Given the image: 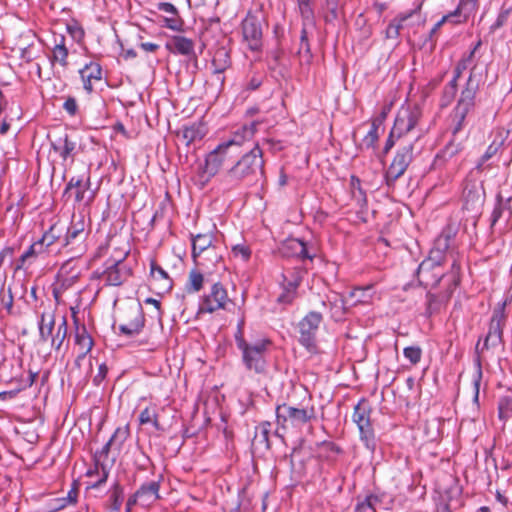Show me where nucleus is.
Here are the masks:
<instances>
[{
    "label": "nucleus",
    "instance_id": "nucleus-1",
    "mask_svg": "<svg viewBox=\"0 0 512 512\" xmlns=\"http://www.w3.org/2000/svg\"><path fill=\"white\" fill-rule=\"evenodd\" d=\"M263 151L256 144L226 171L224 181L233 187L251 186L264 179Z\"/></svg>",
    "mask_w": 512,
    "mask_h": 512
},
{
    "label": "nucleus",
    "instance_id": "nucleus-2",
    "mask_svg": "<svg viewBox=\"0 0 512 512\" xmlns=\"http://www.w3.org/2000/svg\"><path fill=\"white\" fill-rule=\"evenodd\" d=\"M506 315H505V304L499 305L497 308L493 310L492 317L489 322L488 333L484 337L483 344H481V339L478 340L475 346V363H476V372L473 377V385H474V397L473 400L475 403L479 400V388L480 382L482 379V368H481V358L485 351L496 348L503 343V328L505 326Z\"/></svg>",
    "mask_w": 512,
    "mask_h": 512
},
{
    "label": "nucleus",
    "instance_id": "nucleus-3",
    "mask_svg": "<svg viewBox=\"0 0 512 512\" xmlns=\"http://www.w3.org/2000/svg\"><path fill=\"white\" fill-rule=\"evenodd\" d=\"M421 117L422 110L418 105L402 106L386 141L384 153L387 154L398 141L411 139L417 135L421 136L420 132H414Z\"/></svg>",
    "mask_w": 512,
    "mask_h": 512
},
{
    "label": "nucleus",
    "instance_id": "nucleus-4",
    "mask_svg": "<svg viewBox=\"0 0 512 512\" xmlns=\"http://www.w3.org/2000/svg\"><path fill=\"white\" fill-rule=\"evenodd\" d=\"M453 237L452 230L447 227L436 238L434 247L430 251L429 258L422 261L417 269V278L421 285L433 286L439 283L440 277L437 274H432L430 270L433 267H438L442 260V256L450 247V241Z\"/></svg>",
    "mask_w": 512,
    "mask_h": 512
},
{
    "label": "nucleus",
    "instance_id": "nucleus-5",
    "mask_svg": "<svg viewBox=\"0 0 512 512\" xmlns=\"http://www.w3.org/2000/svg\"><path fill=\"white\" fill-rule=\"evenodd\" d=\"M315 417L313 406L297 407L283 403L276 407L277 425L283 430H300Z\"/></svg>",
    "mask_w": 512,
    "mask_h": 512
},
{
    "label": "nucleus",
    "instance_id": "nucleus-6",
    "mask_svg": "<svg viewBox=\"0 0 512 512\" xmlns=\"http://www.w3.org/2000/svg\"><path fill=\"white\" fill-rule=\"evenodd\" d=\"M419 138L420 135H417L411 139L398 141L399 148L385 174V179L388 186L393 185L395 181L399 179L407 170L414 157V144L418 141Z\"/></svg>",
    "mask_w": 512,
    "mask_h": 512
},
{
    "label": "nucleus",
    "instance_id": "nucleus-7",
    "mask_svg": "<svg viewBox=\"0 0 512 512\" xmlns=\"http://www.w3.org/2000/svg\"><path fill=\"white\" fill-rule=\"evenodd\" d=\"M269 345L270 341L267 339H260L253 343H240L239 350L242 352V360L249 371H254L257 374L265 373L266 353Z\"/></svg>",
    "mask_w": 512,
    "mask_h": 512
},
{
    "label": "nucleus",
    "instance_id": "nucleus-8",
    "mask_svg": "<svg viewBox=\"0 0 512 512\" xmlns=\"http://www.w3.org/2000/svg\"><path fill=\"white\" fill-rule=\"evenodd\" d=\"M353 421L358 426L360 438L364 442L365 447L373 453L376 449V439L370 423V407L366 400H360L355 406Z\"/></svg>",
    "mask_w": 512,
    "mask_h": 512
},
{
    "label": "nucleus",
    "instance_id": "nucleus-9",
    "mask_svg": "<svg viewBox=\"0 0 512 512\" xmlns=\"http://www.w3.org/2000/svg\"><path fill=\"white\" fill-rule=\"evenodd\" d=\"M297 13L301 17V35H300V47L298 50V54L302 62L310 63L312 59V53L310 49V44L308 41V35L315 29L316 27V19L313 7H296Z\"/></svg>",
    "mask_w": 512,
    "mask_h": 512
},
{
    "label": "nucleus",
    "instance_id": "nucleus-10",
    "mask_svg": "<svg viewBox=\"0 0 512 512\" xmlns=\"http://www.w3.org/2000/svg\"><path fill=\"white\" fill-rule=\"evenodd\" d=\"M478 89L479 84L473 79V75L471 73L466 82L465 88L461 92L460 99L458 100V104L454 111V120L457 121L455 125V132H459L461 130L466 115L474 107Z\"/></svg>",
    "mask_w": 512,
    "mask_h": 512
},
{
    "label": "nucleus",
    "instance_id": "nucleus-11",
    "mask_svg": "<svg viewBox=\"0 0 512 512\" xmlns=\"http://www.w3.org/2000/svg\"><path fill=\"white\" fill-rule=\"evenodd\" d=\"M128 251L123 253L119 259L109 260L107 267L102 273V280L106 285L120 286L132 275V269L125 262Z\"/></svg>",
    "mask_w": 512,
    "mask_h": 512
},
{
    "label": "nucleus",
    "instance_id": "nucleus-12",
    "mask_svg": "<svg viewBox=\"0 0 512 512\" xmlns=\"http://www.w3.org/2000/svg\"><path fill=\"white\" fill-rule=\"evenodd\" d=\"M321 322V313L315 311L309 312L299 322V342L309 351H313L316 347V333Z\"/></svg>",
    "mask_w": 512,
    "mask_h": 512
},
{
    "label": "nucleus",
    "instance_id": "nucleus-13",
    "mask_svg": "<svg viewBox=\"0 0 512 512\" xmlns=\"http://www.w3.org/2000/svg\"><path fill=\"white\" fill-rule=\"evenodd\" d=\"M229 302L227 290L220 283H214L209 292L206 293L199 304V313H213L220 309H225Z\"/></svg>",
    "mask_w": 512,
    "mask_h": 512
},
{
    "label": "nucleus",
    "instance_id": "nucleus-14",
    "mask_svg": "<svg viewBox=\"0 0 512 512\" xmlns=\"http://www.w3.org/2000/svg\"><path fill=\"white\" fill-rule=\"evenodd\" d=\"M232 156L233 153L220 143L214 150L206 155L201 168L203 176H206L207 180H209L217 175L226 160L230 159Z\"/></svg>",
    "mask_w": 512,
    "mask_h": 512
},
{
    "label": "nucleus",
    "instance_id": "nucleus-15",
    "mask_svg": "<svg viewBox=\"0 0 512 512\" xmlns=\"http://www.w3.org/2000/svg\"><path fill=\"white\" fill-rule=\"evenodd\" d=\"M145 318L141 306L130 307L125 312L118 329L122 335L134 337L144 328Z\"/></svg>",
    "mask_w": 512,
    "mask_h": 512
},
{
    "label": "nucleus",
    "instance_id": "nucleus-16",
    "mask_svg": "<svg viewBox=\"0 0 512 512\" xmlns=\"http://www.w3.org/2000/svg\"><path fill=\"white\" fill-rule=\"evenodd\" d=\"M244 40L252 51L260 50L262 46V28L256 16L248 14L242 22Z\"/></svg>",
    "mask_w": 512,
    "mask_h": 512
},
{
    "label": "nucleus",
    "instance_id": "nucleus-17",
    "mask_svg": "<svg viewBox=\"0 0 512 512\" xmlns=\"http://www.w3.org/2000/svg\"><path fill=\"white\" fill-rule=\"evenodd\" d=\"M260 123V121H253L250 124L243 125L234 131L230 138L222 142V144L234 153V150L240 148L245 142L252 140Z\"/></svg>",
    "mask_w": 512,
    "mask_h": 512
},
{
    "label": "nucleus",
    "instance_id": "nucleus-18",
    "mask_svg": "<svg viewBox=\"0 0 512 512\" xmlns=\"http://www.w3.org/2000/svg\"><path fill=\"white\" fill-rule=\"evenodd\" d=\"M455 128L453 129V138L438 152L435 157L434 165L437 167L444 166L452 162L464 149V140L457 137Z\"/></svg>",
    "mask_w": 512,
    "mask_h": 512
},
{
    "label": "nucleus",
    "instance_id": "nucleus-19",
    "mask_svg": "<svg viewBox=\"0 0 512 512\" xmlns=\"http://www.w3.org/2000/svg\"><path fill=\"white\" fill-rule=\"evenodd\" d=\"M284 293L278 297V302L290 304L295 299L296 289L302 280L301 270H287L282 274Z\"/></svg>",
    "mask_w": 512,
    "mask_h": 512
},
{
    "label": "nucleus",
    "instance_id": "nucleus-20",
    "mask_svg": "<svg viewBox=\"0 0 512 512\" xmlns=\"http://www.w3.org/2000/svg\"><path fill=\"white\" fill-rule=\"evenodd\" d=\"M157 9L167 14V16H159L161 26L173 31H180L183 27V20L179 15L178 9L171 3L160 2Z\"/></svg>",
    "mask_w": 512,
    "mask_h": 512
},
{
    "label": "nucleus",
    "instance_id": "nucleus-21",
    "mask_svg": "<svg viewBox=\"0 0 512 512\" xmlns=\"http://www.w3.org/2000/svg\"><path fill=\"white\" fill-rule=\"evenodd\" d=\"M159 490L160 481L145 482L135 491V498L139 505L149 507L160 499Z\"/></svg>",
    "mask_w": 512,
    "mask_h": 512
},
{
    "label": "nucleus",
    "instance_id": "nucleus-22",
    "mask_svg": "<svg viewBox=\"0 0 512 512\" xmlns=\"http://www.w3.org/2000/svg\"><path fill=\"white\" fill-rule=\"evenodd\" d=\"M79 74L84 90L91 94L94 91V82H99L102 79V67L99 63L90 61L79 70Z\"/></svg>",
    "mask_w": 512,
    "mask_h": 512
},
{
    "label": "nucleus",
    "instance_id": "nucleus-23",
    "mask_svg": "<svg viewBox=\"0 0 512 512\" xmlns=\"http://www.w3.org/2000/svg\"><path fill=\"white\" fill-rule=\"evenodd\" d=\"M420 9H421V5H418L413 10L398 14L388 24V26L385 30V38L386 39H394V40L397 39L400 35V31L409 25L408 20L411 19L414 15L419 14Z\"/></svg>",
    "mask_w": 512,
    "mask_h": 512
},
{
    "label": "nucleus",
    "instance_id": "nucleus-24",
    "mask_svg": "<svg viewBox=\"0 0 512 512\" xmlns=\"http://www.w3.org/2000/svg\"><path fill=\"white\" fill-rule=\"evenodd\" d=\"M194 41L181 35H174L165 44V48L173 54L191 56L194 54Z\"/></svg>",
    "mask_w": 512,
    "mask_h": 512
},
{
    "label": "nucleus",
    "instance_id": "nucleus-25",
    "mask_svg": "<svg viewBox=\"0 0 512 512\" xmlns=\"http://www.w3.org/2000/svg\"><path fill=\"white\" fill-rule=\"evenodd\" d=\"M151 284L159 290V293H165L172 289V280L168 273L155 261L150 264Z\"/></svg>",
    "mask_w": 512,
    "mask_h": 512
},
{
    "label": "nucleus",
    "instance_id": "nucleus-26",
    "mask_svg": "<svg viewBox=\"0 0 512 512\" xmlns=\"http://www.w3.org/2000/svg\"><path fill=\"white\" fill-rule=\"evenodd\" d=\"M53 150L59 154L65 162L70 159L72 162L76 155L77 144L67 134L51 142Z\"/></svg>",
    "mask_w": 512,
    "mask_h": 512
},
{
    "label": "nucleus",
    "instance_id": "nucleus-27",
    "mask_svg": "<svg viewBox=\"0 0 512 512\" xmlns=\"http://www.w3.org/2000/svg\"><path fill=\"white\" fill-rule=\"evenodd\" d=\"M213 236L211 234H198L192 239V257L198 266H207L202 260V254L211 246Z\"/></svg>",
    "mask_w": 512,
    "mask_h": 512
},
{
    "label": "nucleus",
    "instance_id": "nucleus-28",
    "mask_svg": "<svg viewBox=\"0 0 512 512\" xmlns=\"http://www.w3.org/2000/svg\"><path fill=\"white\" fill-rule=\"evenodd\" d=\"M84 227L85 223L82 219L72 220L68 227H64L65 235L62 239V247L73 245L77 241H83L86 235Z\"/></svg>",
    "mask_w": 512,
    "mask_h": 512
},
{
    "label": "nucleus",
    "instance_id": "nucleus-29",
    "mask_svg": "<svg viewBox=\"0 0 512 512\" xmlns=\"http://www.w3.org/2000/svg\"><path fill=\"white\" fill-rule=\"evenodd\" d=\"M75 344L79 347L80 353L77 356L75 363L80 365V362L86 358V355L93 347V339L88 333L85 326L77 327L75 332Z\"/></svg>",
    "mask_w": 512,
    "mask_h": 512
},
{
    "label": "nucleus",
    "instance_id": "nucleus-30",
    "mask_svg": "<svg viewBox=\"0 0 512 512\" xmlns=\"http://www.w3.org/2000/svg\"><path fill=\"white\" fill-rule=\"evenodd\" d=\"M55 315L52 311H43L38 321L39 342H47L53 335Z\"/></svg>",
    "mask_w": 512,
    "mask_h": 512
},
{
    "label": "nucleus",
    "instance_id": "nucleus-31",
    "mask_svg": "<svg viewBox=\"0 0 512 512\" xmlns=\"http://www.w3.org/2000/svg\"><path fill=\"white\" fill-rule=\"evenodd\" d=\"M282 253L285 256H296L302 259H312V256L308 254L306 244L299 239H289L282 247Z\"/></svg>",
    "mask_w": 512,
    "mask_h": 512
},
{
    "label": "nucleus",
    "instance_id": "nucleus-32",
    "mask_svg": "<svg viewBox=\"0 0 512 512\" xmlns=\"http://www.w3.org/2000/svg\"><path fill=\"white\" fill-rule=\"evenodd\" d=\"M182 138L185 141V144L189 146L191 143L195 141H200L207 134L206 126L201 123H193L189 126H184L182 128Z\"/></svg>",
    "mask_w": 512,
    "mask_h": 512
},
{
    "label": "nucleus",
    "instance_id": "nucleus-33",
    "mask_svg": "<svg viewBox=\"0 0 512 512\" xmlns=\"http://www.w3.org/2000/svg\"><path fill=\"white\" fill-rule=\"evenodd\" d=\"M386 113L382 112L379 116L375 117L371 121V127L368 133L363 138V145L367 148H374L379 140L378 130L382 126Z\"/></svg>",
    "mask_w": 512,
    "mask_h": 512
},
{
    "label": "nucleus",
    "instance_id": "nucleus-34",
    "mask_svg": "<svg viewBox=\"0 0 512 512\" xmlns=\"http://www.w3.org/2000/svg\"><path fill=\"white\" fill-rule=\"evenodd\" d=\"M88 477H98V479L90 485L91 488H99L106 483L109 476V468L102 463L99 458H95V466L86 473Z\"/></svg>",
    "mask_w": 512,
    "mask_h": 512
},
{
    "label": "nucleus",
    "instance_id": "nucleus-35",
    "mask_svg": "<svg viewBox=\"0 0 512 512\" xmlns=\"http://www.w3.org/2000/svg\"><path fill=\"white\" fill-rule=\"evenodd\" d=\"M68 48L65 46V39L63 36L60 37V42L56 43L52 49V55L50 57L51 63H58L62 68L68 67Z\"/></svg>",
    "mask_w": 512,
    "mask_h": 512
},
{
    "label": "nucleus",
    "instance_id": "nucleus-36",
    "mask_svg": "<svg viewBox=\"0 0 512 512\" xmlns=\"http://www.w3.org/2000/svg\"><path fill=\"white\" fill-rule=\"evenodd\" d=\"M64 233V226L60 223L53 224L40 238L44 245H46L49 249H52L53 245L57 242L62 244Z\"/></svg>",
    "mask_w": 512,
    "mask_h": 512
},
{
    "label": "nucleus",
    "instance_id": "nucleus-37",
    "mask_svg": "<svg viewBox=\"0 0 512 512\" xmlns=\"http://www.w3.org/2000/svg\"><path fill=\"white\" fill-rule=\"evenodd\" d=\"M509 203L510 198L504 201L500 196L498 197L497 203L491 215L492 226H494L502 218H504L505 220H508L510 218L512 211L509 206Z\"/></svg>",
    "mask_w": 512,
    "mask_h": 512
},
{
    "label": "nucleus",
    "instance_id": "nucleus-38",
    "mask_svg": "<svg viewBox=\"0 0 512 512\" xmlns=\"http://www.w3.org/2000/svg\"><path fill=\"white\" fill-rule=\"evenodd\" d=\"M139 423L141 425L152 424L156 430H162V426L159 422L157 407L155 405H150L143 409L139 414Z\"/></svg>",
    "mask_w": 512,
    "mask_h": 512
},
{
    "label": "nucleus",
    "instance_id": "nucleus-39",
    "mask_svg": "<svg viewBox=\"0 0 512 512\" xmlns=\"http://www.w3.org/2000/svg\"><path fill=\"white\" fill-rule=\"evenodd\" d=\"M68 333V324L65 317L62 318L61 322L57 325L56 332L50 337L51 347L55 351H60Z\"/></svg>",
    "mask_w": 512,
    "mask_h": 512
},
{
    "label": "nucleus",
    "instance_id": "nucleus-40",
    "mask_svg": "<svg viewBox=\"0 0 512 512\" xmlns=\"http://www.w3.org/2000/svg\"><path fill=\"white\" fill-rule=\"evenodd\" d=\"M37 251L33 248L32 245L19 257L15 264V271L27 269L30 267L38 258Z\"/></svg>",
    "mask_w": 512,
    "mask_h": 512
},
{
    "label": "nucleus",
    "instance_id": "nucleus-41",
    "mask_svg": "<svg viewBox=\"0 0 512 512\" xmlns=\"http://www.w3.org/2000/svg\"><path fill=\"white\" fill-rule=\"evenodd\" d=\"M204 283V276L203 274L198 271L197 269H193L189 272L188 281L186 284V291L188 293H195L199 292Z\"/></svg>",
    "mask_w": 512,
    "mask_h": 512
},
{
    "label": "nucleus",
    "instance_id": "nucleus-42",
    "mask_svg": "<svg viewBox=\"0 0 512 512\" xmlns=\"http://www.w3.org/2000/svg\"><path fill=\"white\" fill-rule=\"evenodd\" d=\"M478 1L479 0H460L457 8L454 10V14H458L459 17H463V21H466L468 17L478 9Z\"/></svg>",
    "mask_w": 512,
    "mask_h": 512
},
{
    "label": "nucleus",
    "instance_id": "nucleus-43",
    "mask_svg": "<svg viewBox=\"0 0 512 512\" xmlns=\"http://www.w3.org/2000/svg\"><path fill=\"white\" fill-rule=\"evenodd\" d=\"M122 502L123 488L119 483H115L109 496L108 508L111 511L119 512L122 506Z\"/></svg>",
    "mask_w": 512,
    "mask_h": 512
},
{
    "label": "nucleus",
    "instance_id": "nucleus-44",
    "mask_svg": "<svg viewBox=\"0 0 512 512\" xmlns=\"http://www.w3.org/2000/svg\"><path fill=\"white\" fill-rule=\"evenodd\" d=\"M271 430V424L269 422H263L256 427L254 442L263 444L266 448L270 447L269 435Z\"/></svg>",
    "mask_w": 512,
    "mask_h": 512
},
{
    "label": "nucleus",
    "instance_id": "nucleus-45",
    "mask_svg": "<svg viewBox=\"0 0 512 512\" xmlns=\"http://www.w3.org/2000/svg\"><path fill=\"white\" fill-rule=\"evenodd\" d=\"M503 142L504 140L502 138H500L499 140H494L486 149L485 153L482 155V157L480 158L478 164H477V169H482L483 165L485 164V162H487L489 159H491L498 151L499 149L502 147L503 145Z\"/></svg>",
    "mask_w": 512,
    "mask_h": 512
},
{
    "label": "nucleus",
    "instance_id": "nucleus-46",
    "mask_svg": "<svg viewBox=\"0 0 512 512\" xmlns=\"http://www.w3.org/2000/svg\"><path fill=\"white\" fill-rule=\"evenodd\" d=\"M379 498L374 494L367 495L362 501L358 502L355 508L356 512H376L375 504Z\"/></svg>",
    "mask_w": 512,
    "mask_h": 512
},
{
    "label": "nucleus",
    "instance_id": "nucleus-47",
    "mask_svg": "<svg viewBox=\"0 0 512 512\" xmlns=\"http://www.w3.org/2000/svg\"><path fill=\"white\" fill-rule=\"evenodd\" d=\"M212 64L215 67L214 72L215 73H222L225 71V69L228 67V53L221 49L216 52Z\"/></svg>",
    "mask_w": 512,
    "mask_h": 512
},
{
    "label": "nucleus",
    "instance_id": "nucleus-48",
    "mask_svg": "<svg viewBox=\"0 0 512 512\" xmlns=\"http://www.w3.org/2000/svg\"><path fill=\"white\" fill-rule=\"evenodd\" d=\"M324 7L326 9V13L324 15V20L328 22H333L339 17V3L338 0H325Z\"/></svg>",
    "mask_w": 512,
    "mask_h": 512
},
{
    "label": "nucleus",
    "instance_id": "nucleus-49",
    "mask_svg": "<svg viewBox=\"0 0 512 512\" xmlns=\"http://www.w3.org/2000/svg\"><path fill=\"white\" fill-rule=\"evenodd\" d=\"M5 282L0 278V311L5 309L9 313L13 308V295L11 290L9 289L8 294H4Z\"/></svg>",
    "mask_w": 512,
    "mask_h": 512
},
{
    "label": "nucleus",
    "instance_id": "nucleus-50",
    "mask_svg": "<svg viewBox=\"0 0 512 512\" xmlns=\"http://www.w3.org/2000/svg\"><path fill=\"white\" fill-rule=\"evenodd\" d=\"M130 434L129 425L118 427L111 436V442L116 444V448L120 449L123 443L127 440Z\"/></svg>",
    "mask_w": 512,
    "mask_h": 512
},
{
    "label": "nucleus",
    "instance_id": "nucleus-51",
    "mask_svg": "<svg viewBox=\"0 0 512 512\" xmlns=\"http://www.w3.org/2000/svg\"><path fill=\"white\" fill-rule=\"evenodd\" d=\"M222 259V255L218 253L216 246H211L202 254V260L207 264L205 268H209V264L216 265Z\"/></svg>",
    "mask_w": 512,
    "mask_h": 512
},
{
    "label": "nucleus",
    "instance_id": "nucleus-52",
    "mask_svg": "<svg viewBox=\"0 0 512 512\" xmlns=\"http://www.w3.org/2000/svg\"><path fill=\"white\" fill-rule=\"evenodd\" d=\"M403 354L412 365H416L421 360L422 349L419 346H408L404 348Z\"/></svg>",
    "mask_w": 512,
    "mask_h": 512
},
{
    "label": "nucleus",
    "instance_id": "nucleus-53",
    "mask_svg": "<svg viewBox=\"0 0 512 512\" xmlns=\"http://www.w3.org/2000/svg\"><path fill=\"white\" fill-rule=\"evenodd\" d=\"M498 412L501 419L512 416V398L509 396L502 397L498 403Z\"/></svg>",
    "mask_w": 512,
    "mask_h": 512
},
{
    "label": "nucleus",
    "instance_id": "nucleus-54",
    "mask_svg": "<svg viewBox=\"0 0 512 512\" xmlns=\"http://www.w3.org/2000/svg\"><path fill=\"white\" fill-rule=\"evenodd\" d=\"M448 21H451L453 23H461L463 22V20L460 19L459 15L458 14H454V11L444 15L435 25L434 27L432 28L431 32H430V36H432L433 34H435L439 29L440 27L445 24L446 22Z\"/></svg>",
    "mask_w": 512,
    "mask_h": 512
},
{
    "label": "nucleus",
    "instance_id": "nucleus-55",
    "mask_svg": "<svg viewBox=\"0 0 512 512\" xmlns=\"http://www.w3.org/2000/svg\"><path fill=\"white\" fill-rule=\"evenodd\" d=\"M352 181L357 182V190L352 192L353 198L358 202L360 207H365L367 204V198L365 191L361 187V181L356 176H352Z\"/></svg>",
    "mask_w": 512,
    "mask_h": 512
},
{
    "label": "nucleus",
    "instance_id": "nucleus-56",
    "mask_svg": "<svg viewBox=\"0 0 512 512\" xmlns=\"http://www.w3.org/2000/svg\"><path fill=\"white\" fill-rule=\"evenodd\" d=\"M328 301L331 305V308L335 310L336 315H343L346 311L345 301L338 294H334L333 297H329Z\"/></svg>",
    "mask_w": 512,
    "mask_h": 512
},
{
    "label": "nucleus",
    "instance_id": "nucleus-57",
    "mask_svg": "<svg viewBox=\"0 0 512 512\" xmlns=\"http://www.w3.org/2000/svg\"><path fill=\"white\" fill-rule=\"evenodd\" d=\"M457 93V81L452 79L444 88L443 99L445 104H449Z\"/></svg>",
    "mask_w": 512,
    "mask_h": 512
},
{
    "label": "nucleus",
    "instance_id": "nucleus-58",
    "mask_svg": "<svg viewBox=\"0 0 512 512\" xmlns=\"http://www.w3.org/2000/svg\"><path fill=\"white\" fill-rule=\"evenodd\" d=\"M512 12V8H502L500 13L497 16L496 21L491 25V30L495 31L502 27L508 20L510 14Z\"/></svg>",
    "mask_w": 512,
    "mask_h": 512
},
{
    "label": "nucleus",
    "instance_id": "nucleus-59",
    "mask_svg": "<svg viewBox=\"0 0 512 512\" xmlns=\"http://www.w3.org/2000/svg\"><path fill=\"white\" fill-rule=\"evenodd\" d=\"M232 254L234 257H238L243 261H247L251 256V250L249 249L248 246L238 244L233 246Z\"/></svg>",
    "mask_w": 512,
    "mask_h": 512
},
{
    "label": "nucleus",
    "instance_id": "nucleus-60",
    "mask_svg": "<svg viewBox=\"0 0 512 512\" xmlns=\"http://www.w3.org/2000/svg\"><path fill=\"white\" fill-rule=\"evenodd\" d=\"M371 289L370 286L367 287H356L350 292V297L356 298V302L363 303L367 302V297L365 293Z\"/></svg>",
    "mask_w": 512,
    "mask_h": 512
},
{
    "label": "nucleus",
    "instance_id": "nucleus-61",
    "mask_svg": "<svg viewBox=\"0 0 512 512\" xmlns=\"http://www.w3.org/2000/svg\"><path fill=\"white\" fill-rule=\"evenodd\" d=\"M67 506L66 500L61 498H54L48 503V509L46 512H56L64 509Z\"/></svg>",
    "mask_w": 512,
    "mask_h": 512
},
{
    "label": "nucleus",
    "instance_id": "nucleus-62",
    "mask_svg": "<svg viewBox=\"0 0 512 512\" xmlns=\"http://www.w3.org/2000/svg\"><path fill=\"white\" fill-rule=\"evenodd\" d=\"M63 109L70 115L75 116L78 112V104L74 97H68L63 104Z\"/></svg>",
    "mask_w": 512,
    "mask_h": 512
},
{
    "label": "nucleus",
    "instance_id": "nucleus-63",
    "mask_svg": "<svg viewBox=\"0 0 512 512\" xmlns=\"http://www.w3.org/2000/svg\"><path fill=\"white\" fill-rule=\"evenodd\" d=\"M263 77L259 74H254L248 81L246 89L254 91L258 89L262 84Z\"/></svg>",
    "mask_w": 512,
    "mask_h": 512
},
{
    "label": "nucleus",
    "instance_id": "nucleus-64",
    "mask_svg": "<svg viewBox=\"0 0 512 512\" xmlns=\"http://www.w3.org/2000/svg\"><path fill=\"white\" fill-rule=\"evenodd\" d=\"M31 245L33 248H35V251H37L39 257L53 251V249H49L46 245H44V242L41 239L35 241Z\"/></svg>",
    "mask_w": 512,
    "mask_h": 512
}]
</instances>
